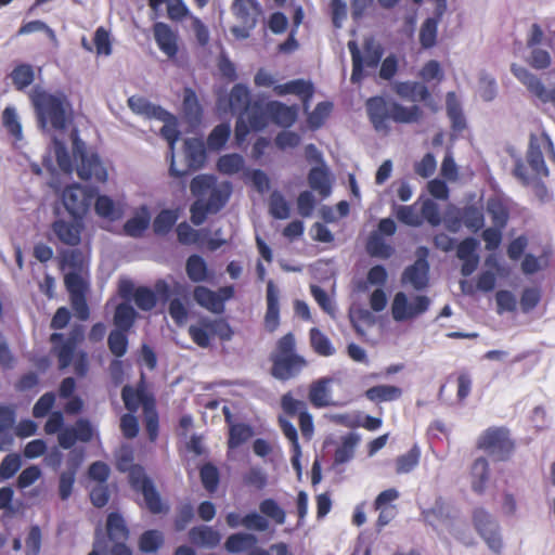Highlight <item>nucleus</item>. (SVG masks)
<instances>
[{"mask_svg":"<svg viewBox=\"0 0 555 555\" xmlns=\"http://www.w3.org/2000/svg\"><path fill=\"white\" fill-rule=\"evenodd\" d=\"M35 108L38 127L47 134L65 135L79 139L75 127L72 104L63 94H52L44 90H34L30 95Z\"/></svg>","mask_w":555,"mask_h":555,"instance_id":"nucleus-1","label":"nucleus"},{"mask_svg":"<svg viewBox=\"0 0 555 555\" xmlns=\"http://www.w3.org/2000/svg\"><path fill=\"white\" fill-rule=\"evenodd\" d=\"M190 190L196 197L190 208L191 221L195 225H201L208 214H217L225 206L232 193V185L230 182L218 183L214 176L199 175L192 179Z\"/></svg>","mask_w":555,"mask_h":555,"instance_id":"nucleus-2","label":"nucleus"},{"mask_svg":"<svg viewBox=\"0 0 555 555\" xmlns=\"http://www.w3.org/2000/svg\"><path fill=\"white\" fill-rule=\"evenodd\" d=\"M85 337L82 325H74L68 334L52 333L50 335L51 353L56 358L60 371L73 365L74 373L78 377H85L88 374L90 366L88 352L78 350Z\"/></svg>","mask_w":555,"mask_h":555,"instance_id":"nucleus-3","label":"nucleus"},{"mask_svg":"<svg viewBox=\"0 0 555 555\" xmlns=\"http://www.w3.org/2000/svg\"><path fill=\"white\" fill-rule=\"evenodd\" d=\"M269 360L271 375L282 382L297 377L308 365L307 360L296 352L295 335L291 332L276 340Z\"/></svg>","mask_w":555,"mask_h":555,"instance_id":"nucleus-4","label":"nucleus"},{"mask_svg":"<svg viewBox=\"0 0 555 555\" xmlns=\"http://www.w3.org/2000/svg\"><path fill=\"white\" fill-rule=\"evenodd\" d=\"M366 111L377 130L387 129L389 121L411 124L418 121L422 117V111L417 105L405 107L396 102H387L382 96L370 98L366 101Z\"/></svg>","mask_w":555,"mask_h":555,"instance_id":"nucleus-5","label":"nucleus"},{"mask_svg":"<svg viewBox=\"0 0 555 555\" xmlns=\"http://www.w3.org/2000/svg\"><path fill=\"white\" fill-rule=\"evenodd\" d=\"M168 142L167 159L169 162V175L176 178H182L191 171L199 169L206 162L205 141H183V152L185 165L179 168L175 159V144L177 141ZM228 141H206L210 149H221Z\"/></svg>","mask_w":555,"mask_h":555,"instance_id":"nucleus-6","label":"nucleus"},{"mask_svg":"<svg viewBox=\"0 0 555 555\" xmlns=\"http://www.w3.org/2000/svg\"><path fill=\"white\" fill-rule=\"evenodd\" d=\"M542 147L547 149L552 158L555 159L553 141H530L526 156L528 166L520 158L515 163L513 173L524 185H529L534 180L548 176Z\"/></svg>","mask_w":555,"mask_h":555,"instance_id":"nucleus-7","label":"nucleus"},{"mask_svg":"<svg viewBox=\"0 0 555 555\" xmlns=\"http://www.w3.org/2000/svg\"><path fill=\"white\" fill-rule=\"evenodd\" d=\"M129 108L137 115L147 119H156L163 122L160 134L163 139H181L179 120L176 115L160 105L153 104L142 95H132L127 101Z\"/></svg>","mask_w":555,"mask_h":555,"instance_id":"nucleus-8","label":"nucleus"},{"mask_svg":"<svg viewBox=\"0 0 555 555\" xmlns=\"http://www.w3.org/2000/svg\"><path fill=\"white\" fill-rule=\"evenodd\" d=\"M477 448L494 461H508L515 451V441L505 427H489L478 437Z\"/></svg>","mask_w":555,"mask_h":555,"instance_id":"nucleus-9","label":"nucleus"},{"mask_svg":"<svg viewBox=\"0 0 555 555\" xmlns=\"http://www.w3.org/2000/svg\"><path fill=\"white\" fill-rule=\"evenodd\" d=\"M189 335L198 347L207 348L211 338L218 337L221 341H229L234 332L225 319L202 318L197 324L190 325Z\"/></svg>","mask_w":555,"mask_h":555,"instance_id":"nucleus-10","label":"nucleus"},{"mask_svg":"<svg viewBox=\"0 0 555 555\" xmlns=\"http://www.w3.org/2000/svg\"><path fill=\"white\" fill-rule=\"evenodd\" d=\"M73 158L76 164V171L80 179L98 182H105L107 171L99 156L94 153H88L86 141H73Z\"/></svg>","mask_w":555,"mask_h":555,"instance_id":"nucleus-11","label":"nucleus"},{"mask_svg":"<svg viewBox=\"0 0 555 555\" xmlns=\"http://www.w3.org/2000/svg\"><path fill=\"white\" fill-rule=\"evenodd\" d=\"M129 483L131 488L141 492L145 502V506L152 514H162L168 511V507L163 503L159 492L152 479L146 476L144 469L140 465H132L129 470Z\"/></svg>","mask_w":555,"mask_h":555,"instance_id":"nucleus-12","label":"nucleus"},{"mask_svg":"<svg viewBox=\"0 0 555 555\" xmlns=\"http://www.w3.org/2000/svg\"><path fill=\"white\" fill-rule=\"evenodd\" d=\"M231 10L241 23V26H233L231 33L241 39L248 38L262 13L261 5L257 0H233Z\"/></svg>","mask_w":555,"mask_h":555,"instance_id":"nucleus-13","label":"nucleus"},{"mask_svg":"<svg viewBox=\"0 0 555 555\" xmlns=\"http://www.w3.org/2000/svg\"><path fill=\"white\" fill-rule=\"evenodd\" d=\"M473 525L488 547L494 553H501L502 537L496 520L483 507H476L472 514Z\"/></svg>","mask_w":555,"mask_h":555,"instance_id":"nucleus-14","label":"nucleus"},{"mask_svg":"<svg viewBox=\"0 0 555 555\" xmlns=\"http://www.w3.org/2000/svg\"><path fill=\"white\" fill-rule=\"evenodd\" d=\"M95 197V190L74 183L64 189L62 202L73 218H82Z\"/></svg>","mask_w":555,"mask_h":555,"instance_id":"nucleus-15","label":"nucleus"},{"mask_svg":"<svg viewBox=\"0 0 555 555\" xmlns=\"http://www.w3.org/2000/svg\"><path fill=\"white\" fill-rule=\"evenodd\" d=\"M430 306V299L424 295H417L409 302L403 292H398L391 304V315L397 322L412 320L425 313Z\"/></svg>","mask_w":555,"mask_h":555,"instance_id":"nucleus-16","label":"nucleus"},{"mask_svg":"<svg viewBox=\"0 0 555 555\" xmlns=\"http://www.w3.org/2000/svg\"><path fill=\"white\" fill-rule=\"evenodd\" d=\"M234 294L235 291L232 285L219 287L216 292L206 286L198 285L193 291L196 304L216 314L224 312L225 301L232 299Z\"/></svg>","mask_w":555,"mask_h":555,"instance_id":"nucleus-17","label":"nucleus"},{"mask_svg":"<svg viewBox=\"0 0 555 555\" xmlns=\"http://www.w3.org/2000/svg\"><path fill=\"white\" fill-rule=\"evenodd\" d=\"M268 103L253 102V104L243 112L237 120L234 139H245L249 129L262 130L270 124L268 113Z\"/></svg>","mask_w":555,"mask_h":555,"instance_id":"nucleus-18","label":"nucleus"},{"mask_svg":"<svg viewBox=\"0 0 555 555\" xmlns=\"http://www.w3.org/2000/svg\"><path fill=\"white\" fill-rule=\"evenodd\" d=\"M121 399L125 408L130 413H135L141 405L143 412L151 411L152 408H155V398L152 393L147 392L143 377L135 387L125 385L121 389Z\"/></svg>","mask_w":555,"mask_h":555,"instance_id":"nucleus-19","label":"nucleus"},{"mask_svg":"<svg viewBox=\"0 0 555 555\" xmlns=\"http://www.w3.org/2000/svg\"><path fill=\"white\" fill-rule=\"evenodd\" d=\"M82 218H73V220L56 219L51 229L56 238L64 245L77 246L81 242L83 231Z\"/></svg>","mask_w":555,"mask_h":555,"instance_id":"nucleus-20","label":"nucleus"},{"mask_svg":"<svg viewBox=\"0 0 555 555\" xmlns=\"http://www.w3.org/2000/svg\"><path fill=\"white\" fill-rule=\"evenodd\" d=\"M512 72L533 95L544 103L555 104V88L547 90L542 81L525 67L513 65Z\"/></svg>","mask_w":555,"mask_h":555,"instance_id":"nucleus-21","label":"nucleus"},{"mask_svg":"<svg viewBox=\"0 0 555 555\" xmlns=\"http://www.w3.org/2000/svg\"><path fill=\"white\" fill-rule=\"evenodd\" d=\"M428 274L429 263L425 257H420L404 269L401 282L403 285H411L415 291H423L428 286Z\"/></svg>","mask_w":555,"mask_h":555,"instance_id":"nucleus-22","label":"nucleus"},{"mask_svg":"<svg viewBox=\"0 0 555 555\" xmlns=\"http://www.w3.org/2000/svg\"><path fill=\"white\" fill-rule=\"evenodd\" d=\"M266 299L267 310L263 319V325L267 332L274 333L280 326V304L279 289L272 280L267 283Z\"/></svg>","mask_w":555,"mask_h":555,"instance_id":"nucleus-23","label":"nucleus"},{"mask_svg":"<svg viewBox=\"0 0 555 555\" xmlns=\"http://www.w3.org/2000/svg\"><path fill=\"white\" fill-rule=\"evenodd\" d=\"M155 41L159 50L169 59L176 57L178 53V37L169 25L157 22L153 26Z\"/></svg>","mask_w":555,"mask_h":555,"instance_id":"nucleus-24","label":"nucleus"},{"mask_svg":"<svg viewBox=\"0 0 555 555\" xmlns=\"http://www.w3.org/2000/svg\"><path fill=\"white\" fill-rule=\"evenodd\" d=\"M267 111L269 113L270 124H274L283 128L291 127L298 116L297 106H288L279 101L268 102Z\"/></svg>","mask_w":555,"mask_h":555,"instance_id":"nucleus-25","label":"nucleus"},{"mask_svg":"<svg viewBox=\"0 0 555 555\" xmlns=\"http://www.w3.org/2000/svg\"><path fill=\"white\" fill-rule=\"evenodd\" d=\"M182 112L191 127L199 126L203 117V108L195 91L191 88H185L183 91Z\"/></svg>","mask_w":555,"mask_h":555,"instance_id":"nucleus-26","label":"nucleus"},{"mask_svg":"<svg viewBox=\"0 0 555 555\" xmlns=\"http://www.w3.org/2000/svg\"><path fill=\"white\" fill-rule=\"evenodd\" d=\"M81 457L77 454L70 456L67 462L68 469L63 472L59 478V495L66 501L73 493L76 473L79 468Z\"/></svg>","mask_w":555,"mask_h":555,"instance_id":"nucleus-27","label":"nucleus"},{"mask_svg":"<svg viewBox=\"0 0 555 555\" xmlns=\"http://www.w3.org/2000/svg\"><path fill=\"white\" fill-rule=\"evenodd\" d=\"M138 318L139 313L129 302L118 304L113 315L115 330L129 333Z\"/></svg>","mask_w":555,"mask_h":555,"instance_id":"nucleus-28","label":"nucleus"},{"mask_svg":"<svg viewBox=\"0 0 555 555\" xmlns=\"http://www.w3.org/2000/svg\"><path fill=\"white\" fill-rule=\"evenodd\" d=\"M15 420L14 409L0 404V450H5L13 443L11 429L14 427Z\"/></svg>","mask_w":555,"mask_h":555,"instance_id":"nucleus-29","label":"nucleus"},{"mask_svg":"<svg viewBox=\"0 0 555 555\" xmlns=\"http://www.w3.org/2000/svg\"><path fill=\"white\" fill-rule=\"evenodd\" d=\"M106 531L108 539L116 543H126L129 539V528L126 525L124 517L117 513L112 512L106 519Z\"/></svg>","mask_w":555,"mask_h":555,"instance_id":"nucleus-30","label":"nucleus"},{"mask_svg":"<svg viewBox=\"0 0 555 555\" xmlns=\"http://www.w3.org/2000/svg\"><path fill=\"white\" fill-rule=\"evenodd\" d=\"M188 278L194 283H201L212 279L206 261L199 255H191L185 262Z\"/></svg>","mask_w":555,"mask_h":555,"instance_id":"nucleus-31","label":"nucleus"},{"mask_svg":"<svg viewBox=\"0 0 555 555\" xmlns=\"http://www.w3.org/2000/svg\"><path fill=\"white\" fill-rule=\"evenodd\" d=\"M332 383V378L323 377L310 385L309 388V401L314 408H325L332 404L328 385Z\"/></svg>","mask_w":555,"mask_h":555,"instance_id":"nucleus-32","label":"nucleus"},{"mask_svg":"<svg viewBox=\"0 0 555 555\" xmlns=\"http://www.w3.org/2000/svg\"><path fill=\"white\" fill-rule=\"evenodd\" d=\"M310 188L318 192L322 198H326L332 193V185L328 171L323 167H313L308 175Z\"/></svg>","mask_w":555,"mask_h":555,"instance_id":"nucleus-33","label":"nucleus"},{"mask_svg":"<svg viewBox=\"0 0 555 555\" xmlns=\"http://www.w3.org/2000/svg\"><path fill=\"white\" fill-rule=\"evenodd\" d=\"M189 537L191 541L197 545L206 547H216L221 541V534L209 526L193 527Z\"/></svg>","mask_w":555,"mask_h":555,"instance_id":"nucleus-34","label":"nucleus"},{"mask_svg":"<svg viewBox=\"0 0 555 555\" xmlns=\"http://www.w3.org/2000/svg\"><path fill=\"white\" fill-rule=\"evenodd\" d=\"M364 396L375 403L389 402L400 399L402 389L393 385H377L366 389Z\"/></svg>","mask_w":555,"mask_h":555,"instance_id":"nucleus-35","label":"nucleus"},{"mask_svg":"<svg viewBox=\"0 0 555 555\" xmlns=\"http://www.w3.org/2000/svg\"><path fill=\"white\" fill-rule=\"evenodd\" d=\"M441 21L439 16L426 18L420 28L418 40L423 49L428 50L436 46L438 38V25Z\"/></svg>","mask_w":555,"mask_h":555,"instance_id":"nucleus-36","label":"nucleus"},{"mask_svg":"<svg viewBox=\"0 0 555 555\" xmlns=\"http://www.w3.org/2000/svg\"><path fill=\"white\" fill-rule=\"evenodd\" d=\"M472 478V489L478 494L483 493L489 481V463L485 457H478L473 463Z\"/></svg>","mask_w":555,"mask_h":555,"instance_id":"nucleus-37","label":"nucleus"},{"mask_svg":"<svg viewBox=\"0 0 555 555\" xmlns=\"http://www.w3.org/2000/svg\"><path fill=\"white\" fill-rule=\"evenodd\" d=\"M60 269L68 272H82L86 267L83 253L79 249H66L60 253Z\"/></svg>","mask_w":555,"mask_h":555,"instance_id":"nucleus-38","label":"nucleus"},{"mask_svg":"<svg viewBox=\"0 0 555 555\" xmlns=\"http://www.w3.org/2000/svg\"><path fill=\"white\" fill-rule=\"evenodd\" d=\"M229 103L232 112L241 115L253 104L249 89L243 83H236L230 92Z\"/></svg>","mask_w":555,"mask_h":555,"instance_id":"nucleus-39","label":"nucleus"},{"mask_svg":"<svg viewBox=\"0 0 555 555\" xmlns=\"http://www.w3.org/2000/svg\"><path fill=\"white\" fill-rule=\"evenodd\" d=\"M421 516L426 524L435 526L437 522H441L450 518L448 504L443 498L440 496L436 499L433 507L423 509Z\"/></svg>","mask_w":555,"mask_h":555,"instance_id":"nucleus-40","label":"nucleus"},{"mask_svg":"<svg viewBox=\"0 0 555 555\" xmlns=\"http://www.w3.org/2000/svg\"><path fill=\"white\" fill-rule=\"evenodd\" d=\"M256 542L257 539L254 534L238 532L228 537L224 547L229 553H241L254 546Z\"/></svg>","mask_w":555,"mask_h":555,"instance_id":"nucleus-41","label":"nucleus"},{"mask_svg":"<svg viewBox=\"0 0 555 555\" xmlns=\"http://www.w3.org/2000/svg\"><path fill=\"white\" fill-rule=\"evenodd\" d=\"M309 336L311 347L315 353L322 357H331L335 353V348L333 347L330 338L319 328H311Z\"/></svg>","mask_w":555,"mask_h":555,"instance_id":"nucleus-42","label":"nucleus"},{"mask_svg":"<svg viewBox=\"0 0 555 555\" xmlns=\"http://www.w3.org/2000/svg\"><path fill=\"white\" fill-rule=\"evenodd\" d=\"M397 93L412 101H426L430 95L427 87L420 82H401L397 86Z\"/></svg>","mask_w":555,"mask_h":555,"instance_id":"nucleus-43","label":"nucleus"},{"mask_svg":"<svg viewBox=\"0 0 555 555\" xmlns=\"http://www.w3.org/2000/svg\"><path fill=\"white\" fill-rule=\"evenodd\" d=\"M461 221L464 225L476 233L485 225V216L480 208L476 206H466L461 211Z\"/></svg>","mask_w":555,"mask_h":555,"instance_id":"nucleus-44","label":"nucleus"},{"mask_svg":"<svg viewBox=\"0 0 555 555\" xmlns=\"http://www.w3.org/2000/svg\"><path fill=\"white\" fill-rule=\"evenodd\" d=\"M139 548L143 553H155L164 544V534L156 529L144 531L139 538Z\"/></svg>","mask_w":555,"mask_h":555,"instance_id":"nucleus-45","label":"nucleus"},{"mask_svg":"<svg viewBox=\"0 0 555 555\" xmlns=\"http://www.w3.org/2000/svg\"><path fill=\"white\" fill-rule=\"evenodd\" d=\"M359 441V437L349 434L343 439L341 444L335 450L334 464L341 465L349 462L354 455V448Z\"/></svg>","mask_w":555,"mask_h":555,"instance_id":"nucleus-46","label":"nucleus"},{"mask_svg":"<svg viewBox=\"0 0 555 555\" xmlns=\"http://www.w3.org/2000/svg\"><path fill=\"white\" fill-rule=\"evenodd\" d=\"M150 220V215L144 207L142 215L134 216L126 221L124 224L125 234L131 237H141L144 231L149 228Z\"/></svg>","mask_w":555,"mask_h":555,"instance_id":"nucleus-47","label":"nucleus"},{"mask_svg":"<svg viewBox=\"0 0 555 555\" xmlns=\"http://www.w3.org/2000/svg\"><path fill=\"white\" fill-rule=\"evenodd\" d=\"M366 251L372 257L388 259L392 255L393 248L380 235L373 233L367 238Z\"/></svg>","mask_w":555,"mask_h":555,"instance_id":"nucleus-48","label":"nucleus"},{"mask_svg":"<svg viewBox=\"0 0 555 555\" xmlns=\"http://www.w3.org/2000/svg\"><path fill=\"white\" fill-rule=\"evenodd\" d=\"M11 78L17 90H24L35 80L34 68L29 64H20L12 70Z\"/></svg>","mask_w":555,"mask_h":555,"instance_id":"nucleus-49","label":"nucleus"},{"mask_svg":"<svg viewBox=\"0 0 555 555\" xmlns=\"http://www.w3.org/2000/svg\"><path fill=\"white\" fill-rule=\"evenodd\" d=\"M487 210L494 227L504 229L507 225L509 211L501 201L490 199L487 205Z\"/></svg>","mask_w":555,"mask_h":555,"instance_id":"nucleus-50","label":"nucleus"},{"mask_svg":"<svg viewBox=\"0 0 555 555\" xmlns=\"http://www.w3.org/2000/svg\"><path fill=\"white\" fill-rule=\"evenodd\" d=\"M128 333L113 330L107 337V346L109 351L116 358H121L128 350Z\"/></svg>","mask_w":555,"mask_h":555,"instance_id":"nucleus-51","label":"nucleus"},{"mask_svg":"<svg viewBox=\"0 0 555 555\" xmlns=\"http://www.w3.org/2000/svg\"><path fill=\"white\" fill-rule=\"evenodd\" d=\"M251 436L253 430L249 425L243 423L231 425L228 446L230 449H235L246 442Z\"/></svg>","mask_w":555,"mask_h":555,"instance_id":"nucleus-52","label":"nucleus"},{"mask_svg":"<svg viewBox=\"0 0 555 555\" xmlns=\"http://www.w3.org/2000/svg\"><path fill=\"white\" fill-rule=\"evenodd\" d=\"M333 109L331 102H321L308 115L307 122L310 129L315 130L322 127Z\"/></svg>","mask_w":555,"mask_h":555,"instance_id":"nucleus-53","label":"nucleus"},{"mask_svg":"<svg viewBox=\"0 0 555 555\" xmlns=\"http://www.w3.org/2000/svg\"><path fill=\"white\" fill-rule=\"evenodd\" d=\"M178 216L175 211L169 209L162 210L154 219L153 230L157 235L167 234L175 225Z\"/></svg>","mask_w":555,"mask_h":555,"instance_id":"nucleus-54","label":"nucleus"},{"mask_svg":"<svg viewBox=\"0 0 555 555\" xmlns=\"http://www.w3.org/2000/svg\"><path fill=\"white\" fill-rule=\"evenodd\" d=\"M137 307L143 311H151L157 304L156 294L146 286H139L133 293Z\"/></svg>","mask_w":555,"mask_h":555,"instance_id":"nucleus-55","label":"nucleus"},{"mask_svg":"<svg viewBox=\"0 0 555 555\" xmlns=\"http://www.w3.org/2000/svg\"><path fill=\"white\" fill-rule=\"evenodd\" d=\"M421 452L417 447H413L406 453L398 456L396 460L397 474L410 473L418 464Z\"/></svg>","mask_w":555,"mask_h":555,"instance_id":"nucleus-56","label":"nucleus"},{"mask_svg":"<svg viewBox=\"0 0 555 555\" xmlns=\"http://www.w3.org/2000/svg\"><path fill=\"white\" fill-rule=\"evenodd\" d=\"M448 116L451 120L452 137L464 135L463 131L467 129L466 119L459 104L448 103Z\"/></svg>","mask_w":555,"mask_h":555,"instance_id":"nucleus-57","label":"nucleus"},{"mask_svg":"<svg viewBox=\"0 0 555 555\" xmlns=\"http://www.w3.org/2000/svg\"><path fill=\"white\" fill-rule=\"evenodd\" d=\"M94 210L100 217L112 221L119 218V212L115 208L114 201L107 195H98L94 203Z\"/></svg>","mask_w":555,"mask_h":555,"instance_id":"nucleus-58","label":"nucleus"},{"mask_svg":"<svg viewBox=\"0 0 555 555\" xmlns=\"http://www.w3.org/2000/svg\"><path fill=\"white\" fill-rule=\"evenodd\" d=\"M217 167L222 173L233 175L243 169L244 158L238 154H227L218 159Z\"/></svg>","mask_w":555,"mask_h":555,"instance_id":"nucleus-59","label":"nucleus"},{"mask_svg":"<svg viewBox=\"0 0 555 555\" xmlns=\"http://www.w3.org/2000/svg\"><path fill=\"white\" fill-rule=\"evenodd\" d=\"M199 476H201V481L203 483V487L208 492H214L217 490L219 480H220V476H219L218 468L214 464H211V463L204 464L199 469Z\"/></svg>","mask_w":555,"mask_h":555,"instance_id":"nucleus-60","label":"nucleus"},{"mask_svg":"<svg viewBox=\"0 0 555 555\" xmlns=\"http://www.w3.org/2000/svg\"><path fill=\"white\" fill-rule=\"evenodd\" d=\"M269 211L275 219H287L289 217V205L279 192H273L269 201Z\"/></svg>","mask_w":555,"mask_h":555,"instance_id":"nucleus-61","label":"nucleus"},{"mask_svg":"<svg viewBox=\"0 0 555 555\" xmlns=\"http://www.w3.org/2000/svg\"><path fill=\"white\" fill-rule=\"evenodd\" d=\"M260 512L274 520L278 525H283L286 519L285 511L273 499H264L259 504Z\"/></svg>","mask_w":555,"mask_h":555,"instance_id":"nucleus-62","label":"nucleus"},{"mask_svg":"<svg viewBox=\"0 0 555 555\" xmlns=\"http://www.w3.org/2000/svg\"><path fill=\"white\" fill-rule=\"evenodd\" d=\"M348 49L352 59L351 82L359 83L364 77L363 57L356 41H349Z\"/></svg>","mask_w":555,"mask_h":555,"instance_id":"nucleus-63","label":"nucleus"},{"mask_svg":"<svg viewBox=\"0 0 555 555\" xmlns=\"http://www.w3.org/2000/svg\"><path fill=\"white\" fill-rule=\"evenodd\" d=\"M2 124L8 129L10 134L14 137V139H21L22 137V126L18 120V116L16 109L11 106H7L2 112Z\"/></svg>","mask_w":555,"mask_h":555,"instance_id":"nucleus-64","label":"nucleus"}]
</instances>
